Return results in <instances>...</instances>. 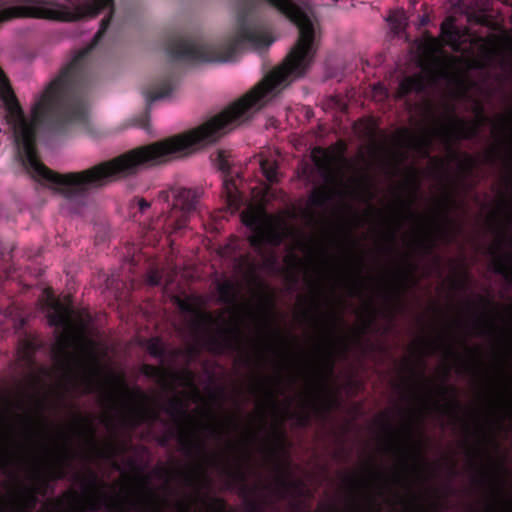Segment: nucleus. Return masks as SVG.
Segmentation results:
<instances>
[{
	"label": "nucleus",
	"instance_id": "f257e3e1",
	"mask_svg": "<svg viewBox=\"0 0 512 512\" xmlns=\"http://www.w3.org/2000/svg\"><path fill=\"white\" fill-rule=\"evenodd\" d=\"M21 419L24 422V442L19 441L11 429L3 435V443H0V472L6 470L12 454L24 459H33L27 476L28 483L19 487L15 502L20 512H34L39 504V498L53 493L55 483L68 477L77 454L69 446V439L62 433L65 444L57 450L55 461L44 463L40 458L33 456L32 448L35 445L36 425L46 431L47 423L43 419L36 421L29 413Z\"/></svg>",
	"mask_w": 512,
	"mask_h": 512
},
{
	"label": "nucleus",
	"instance_id": "f03ea898",
	"mask_svg": "<svg viewBox=\"0 0 512 512\" xmlns=\"http://www.w3.org/2000/svg\"><path fill=\"white\" fill-rule=\"evenodd\" d=\"M48 306L49 325L63 330L52 348L54 361L83 387L84 394L99 393L107 403L115 404L114 393L106 390L101 379L103 366L96 355L89 351L87 359H80L71 351L76 337L85 331L89 315L76 310L70 297L65 303L51 299Z\"/></svg>",
	"mask_w": 512,
	"mask_h": 512
},
{
	"label": "nucleus",
	"instance_id": "7ed1b4c3",
	"mask_svg": "<svg viewBox=\"0 0 512 512\" xmlns=\"http://www.w3.org/2000/svg\"><path fill=\"white\" fill-rule=\"evenodd\" d=\"M272 42L265 22L250 10H242L237 15L235 35L224 42L209 44L198 38L177 36L169 41L166 52L173 61L193 64L229 62L235 59L244 43L254 48H265Z\"/></svg>",
	"mask_w": 512,
	"mask_h": 512
},
{
	"label": "nucleus",
	"instance_id": "20e7f679",
	"mask_svg": "<svg viewBox=\"0 0 512 512\" xmlns=\"http://www.w3.org/2000/svg\"><path fill=\"white\" fill-rule=\"evenodd\" d=\"M72 479L81 486L85 496L86 512H163L156 503V494L146 484L144 488L147 497L131 501L127 495L108 493V485L90 468L84 473L75 472ZM175 506L177 512H190V506L186 503L177 502Z\"/></svg>",
	"mask_w": 512,
	"mask_h": 512
},
{
	"label": "nucleus",
	"instance_id": "39448f33",
	"mask_svg": "<svg viewBox=\"0 0 512 512\" xmlns=\"http://www.w3.org/2000/svg\"><path fill=\"white\" fill-rule=\"evenodd\" d=\"M200 196L199 190L184 187H171L159 191L156 201L167 203L170 208L166 213L141 223L146 241L154 244L166 235L172 243L171 238L188 227L190 217L197 209Z\"/></svg>",
	"mask_w": 512,
	"mask_h": 512
},
{
	"label": "nucleus",
	"instance_id": "423d86ee",
	"mask_svg": "<svg viewBox=\"0 0 512 512\" xmlns=\"http://www.w3.org/2000/svg\"><path fill=\"white\" fill-rule=\"evenodd\" d=\"M162 411L168 414L178 428V442L181 450L189 457H197L210 465L222 464L218 455H209L206 442L198 435L194 428L195 419L188 413L183 401L178 397L170 398Z\"/></svg>",
	"mask_w": 512,
	"mask_h": 512
},
{
	"label": "nucleus",
	"instance_id": "0eeeda50",
	"mask_svg": "<svg viewBox=\"0 0 512 512\" xmlns=\"http://www.w3.org/2000/svg\"><path fill=\"white\" fill-rule=\"evenodd\" d=\"M241 219L253 232L248 240L257 252H261L265 245L278 247L287 237L286 228L282 224L274 223L265 212L246 210L242 213Z\"/></svg>",
	"mask_w": 512,
	"mask_h": 512
},
{
	"label": "nucleus",
	"instance_id": "6e6552de",
	"mask_svg": "<svg viewBox=\"0 0 512 512\" xmlns=\"http://www.w3.org/2000/svg\"><path fill=\"white\" fill-rule=\"evenodd\" d=\"M111 384L119 388L123 395L134 402L122 417L125 425L136 428L142 424L152 425L160 419L159 413L149 406V396L139 387L130 389L122 378L113 377Z\"/></svg>",
	"mask_w": 512,
	"mask_h": 512
},
{
	"label": "nucleus",
	"instance_id": "1a4fd4ad",
	"mask_svg": "<svg viewBox=\"0 0 512 512\" xmlns=\"http://www.w3.org/2000/svg\"><path fill=\"white\" fill-rule=\"evenodd\" d=\"M478 120L468 121L455 114L453 105L447 106L446 123L442 124L438 131L447 142L451 140H472L479 135L481 126L488 121L483 107H478Z\"/></svg>",
	"mask_w": 512,
	"mask_h": 512
},
{
	"label": "nucleus",
	"instance_id": "9d476101",
	"mask_svg": "<svg viewBox=\"0 0 512 512\" xmlns=\"http://www.w3.org/2000/svg\"><path fill=\"white\" fill-rule=\"evenodd\" d=\"M223 471L233 482L243 484L241 491L244 497L246 512H268V498L266 496L258 497L260 490L268 488L266 485L254 486L253 488L246 486L244 484L246 481V473L240 464L236 468L224 465Z\"/></svg>",
	"mask_w": 512,
	"mask_h": 512
},
{
	"label": "nucleus",
	"instance_id": "9b49d317",
	"mask_svg": "<svg viewBox=\"0 0 512 512\" xmlns=\"http://www.w3.org/2000/svg\"><path fill=\"white\" fill-rule=\"evenodd\" d=\"M244 333L239 326L232 329L219 328L218 334L207 333L205 346L207 350L216 355L226 351H241Z\"/></svg>",
	"mask_w": 512,
	"mask_h": 512
},
{
	"label": "nucleus",
	"instance_id": "f8f14e48",
	"mask_svg": "<svg viewBox=\"0 0 512 512\" xmlns=\"http://www.w3.org/2000/svg\"><path fill=\"white\" fill-rule=\"evenodd\" d=\"M39 512H86L85 496L68 489L58 497L47 499Z\"/></svg>",
	"mask_w": 512,
	"mask_h": 512
},
{
	"label": "nucleus",
	"instance_id": "ddd939ff",
	"mask_svg": "<svg viewBox=\"0 0 512 512\" xmlns=\"http://www.w3.org/2000/svg\"><path fill=\"white\" fill-rule=\"evenodd\" d=\"M218 161H219V169L225 173V176L223 178L222 182V195L225 197L227 205L230 208L237 209L240 207L242 203V195L237 187L235 179H233L229 174V163L224 158V155L222 152L218 154Z\"/></svg>",
	"mask_w": 512,
	"mask_h": 512
},
{
	"label": "nucleus",
	"instance_id": "4468645a",
	"mask_svg": "<svg viewBox=\"0 0 512 512\" xmlns=\"http://www.w3.org/2000/svg\"><path fill=\"white\" fill-rule=\"evenodd\" d=\"M176 86V78L171 73L168 72L159 78L151 87L145 88L143 90V95L146 99L148 105L151 103L167 97L171 94V92L175 89Z\"/></svg>",
	"mask_w": 512,
	"mask_h": 512
},
{
	"label": "nucleus",
	"instance_id": "2eb2a0df",
	"mask_svg": "<svg viewBox=\"0 0 512 512\" xmlns=\"http://www.w3.org/2000/svg\"><path fill=\"white\" fill-rule=\"evenodd\" d=\"M427 89L426 78L418 73L412 76L403 78L398 86L397 95L399 98H404L412 92L423 93Z\"/></svg>",
	"mask_w": 512,
	"mask_h": 512
},
{
	"label": "nucleus",
	"instance_id": "dca6fc26",
	"mask_svg": "<svg viewBox=\"0 0 512 512\" xmlns=\"http://www.w3.org/2000/svg\"><path fill=\"white\" fill-rule=\"evenodd\" d=\"M440 395L443 398H447L451 393L452 396L450 399H447L444 405L436 404L438 410L445 415H449L454 419L459 418V412L462 409V405L456 397V390L454 388L447 387L445 385H441L439 387Z\"/></svg>",
	"mask_w": 512,
	"mask_h": 512
},
{
	"label": "nucleus",
	"instance_id": "f3484780",
	"mask_svg": "<svg viewBox=\"0 0 512 512\" xmlns=\"http://www.w3.org/2000/svg\"><path fill=\"white\" fill-rule=\"evenodd\" d=\"M177 302L178 307L182 312L196 314L195 326L197 329L207 331L215 324V319L211 314L197 311L193 305L186 300L177 299Z\"/></svg>",
	"mask_w": 512,
	"mask_h": 512
},
{
	"label": "nucleus",
	"instance_id": "a211bd4d",
	"mask_svg": "<svg viewBox=\"0 0 512 512\" xmlns=\"http://www.w3.org/2000/svg\"><path fill=\"white\" fill-rule=\"evenodd\" d=\"M498 251V248L490 249V253L494 257L492 262L493 271L503 276L505 279L510 280L512 279V258L510 255L500 254Z\"/></svg>",
	"mask_w": 512,
	"mask_h": 512
},
{
	"label": "nucleus",
	"instance_id": "6ab92c4d",
	"mask_svg": "<svg viewBox=\"0 0 512 512\" xmlns=\"http://www.w3.org/2000/svg\"><path fill=\"white\" fill-rule=\"evenodd\" d=\"M277 486L275 488L276 495L283 499L290 491H300L303 483L299 480H287L283 475H280L276 480Z\"/></svg>",
	"mask_w": 512,
	"mask_h": 512
},
{
	"label": "nucleus",
	"instance_id": "aec40b11",
	"mask_svg": "<svg viewBox=\"0 0 512 512\" xmlns=\"http://www.w3.org/2000/svg\"><path fill=\"white\" fill-rule=\"evenodd\" d=\"M37 349L38 346L33 339H23L18 349L19 358L28 366H32L35 361L34 356Z\"/></svg>",
	"mask_w": 512,
	"mask_h": 512
},
{
	"label": "nucleus",
	"instance_id": "412c9836",
	"mask_svg": "<svg viewBox=\"0 0 512 512\" xmlns=\"http://www.w3.org/2000/svg\"><path fill=\"white\" fill-rule=\"evenodd\" d=\"M181 476L185 484L189 487H198L202 480H208V477L202 464H198L196 468L188 472L181 473Z\"/></svg>",
	"mask_w": 512,
	"mask_h": 512
},
{
	"label": "nucleus",
	"instance_id": "4be33fe9",
	"mask_svg": "<svg viewBox=\"0 0 512 512\" xmlns=\"http://www.w3.org/2000/svg\"><path fill=\"white\" fill-rule=\"evenodd\" d=\"M220 301L224 304H234L237 299L235 285L231 281H224L217 286Z\"/></svg>",
	"mask_w": 512,
	"mask_h": 512
},
{
	"label": "nucleus",
	"instance_id": "5701e85b",
	"mask_svg": "<svg viewBox=\"0 0 512 512\" xmlns=\"http://www.w3.org/2000/svg\"><path fill=\"white\" fill-rule=\"evenodd\" d=\"M441 34L447 44L451 46L459 45L460 32L453 22H444L441 25Z\"/></svg>",
	"mask_w": 512,
	"mask_h": 512
},
{
	"label": "nucleus",
	"instance_id": "b1692460",
	"mask_svg": "<svg viewBox=\"0 0 512 512\" xmlns=\"http://www.w3.org/2000/svg\"><path fill=\"white\" fill-rule=\"evenodd\" d=\"M78 423L83 430L87 442L93 447H97L96 430L93 420L90 417L79 416Z\"/></svg>",
	"mask_w": 512,
	"mask_h": 512
},
{
	"label": "nucleus",
	"instance_id": "393cba45",
	"mask_svg": "<svg viewBox=\"0 0 512 512\" xmlns=\"http://www.w3.org/2000/svg\"><path fill=\"white\" fill-rule=\"evenodd\" d=\"M260 168L267 181H269L270 183L277 182L278 172L277 164L275 161L267 158L261 159Z\"/></svg>",
	"mask_w": 512,
	"mask_h": 512
},
{
	"label": "nucleus",
	"instance_id": "a878e982",
	"mask_svg": "<svg viewBox=\"0 0 512 512\" xmlns=\"http://www.w3.org/2000/svg\"><path fill=\"white\" fill-rule=\"evenodd\" d=\"M363 270V261L362 259L358 260V268L354 273V277L351 283V295L359 294L366 287V278L362 275Z\"/></svg>",
	"mask_w": 512,
	"mask_h": 512
},
{
	"label": "nucleus",
	"instance_id": "bb28decb",
	"mask_svg": "<svg viewBox=\"0 0 512 512\" xmlns=\"http://www.w3.org/2000/svg\"><path fill=\"white\" fill-rule=\"evenodd\" d=\"M276 8L281 14L293 23V1L292 0H265Z\"/></svg>",
	"mask_w": 512,
	"mask_h": 512
},
{
	"label": "nucleus",
	"instance_id": "cd10ccee",
	"mask_svg": "<svg viewBox=\"0 0 512 512\" xmlns=\"http://www.w3.org/2000/svg\"><path fill=\"white\" fill-rule=\"evenodd\" d=\"M141 372L147 378L155 379V380H159V381H164L167 376V371L164 368L154 366L151 364H144L141 368Z\"/></svg>",
	"mask_w": 512,
	"mask_h": 512
},
{
	"label": "nucleus",
	"instance_id": "c85d7f7f",
	"mask_svg": "<svg viewBox=\"0 0 512 512\" xmlns=\"http://www.w3.org/2000/svg\"><path fill=\"white\" fill-rule=\"evenodd\" d=\"M454 204H455V200L450 193H446L444 195L442 201L440 202L441 214L449 225L454 224L452 218L450 217L451 207Z\"/></svg>",
	"mask_w": 512,
	"mask_h": 512
},
{
	"label": "nucleus",
	"instance_id": "c756f323",
	"mask_svg": "<svg viewBox=\"0 0 512 512\" xmlns=\"http://www.w3.org/2000/svg\"><path fill=\"white\" fill-rule=\"evenodd\" d=\"M328 200V193L325 188H316L312 191L309 201L313 206L322 207Z\"/></svg>",
	"mask_w": 512,
	"mask_h": 512
},
{
	"label": "nucleus",
	"instance_id": "7c9ffc66",
	"mask_svg": "<svg viewBox=\"0 0 512 512\" xmlns=\"http://www.w3.org/2000/svg\"><path fill=\"white\" fill-rule=\"evenodd\" d=\"M333 343L330 339L326 340V346L322 351V359L329 373L334 369V357L332 353Z\"/></svg>",
	"mask_w": 512,
	"mask_h": 512
},
{
	"label": "nucleus",
	"instance_id": "2f4dec72",
	"mask_svg": "<svg viewBox=\"0 0 512 512\" xmlns=\"http://www.w3.org/2000/svg\"><path fill=\"white\" fill-rule=\"evenodd\" d=\"M477 164L478 162L473 156L464 154L463 159L459 162V168L465 176H468L476 168Z\"/></svg>",
	"mask_w": 512,
	"mask_h": 512
},
{
	"label": "nucleus",
	"instance_id": "473e14b6",
	"mask_svg": "<svg viewBox=\"0 0 512 512\" xmlns=\"http://www.w3.org/2000/svg\"><path fill=\"white\" fill-rule=\"evenodd\" d=\"M148 352L151 356L163 359L166 355V349L159 339H152L148 344Z\"/></svg>",
	"mask_w": 512,
	"mask_h": 512
},
{
	"label": "nucleus",
	"instance_id": "72a5a7b5",
	"mask_svg": "<svg viewBox=\"0 0 512 512\" xmlns=\"http://www.w3.org/2000/svg\"><path fill=\"white\" fill-rule=\"evenodd\" d=\"M208 508L210 512H229L227 502L220 497H212Z\"/></svg>",
	"mask_w": 512,
	"mask_h": 512
},
{
	"label": "nucleus",
	"instance_id": "f704fd0d",
	"mask_svg": "<svg viewBox=\"0 0 512 512\" xmlns=\"http://www.w3.org/2000/svg\"><path fill=\"white\" fill-rule=\"evenodd\" d=\"M422 343L426 346H430L433 348H443L446 355H448V356L456 355L455 351L452 349V347L449 344L446 343V341L444 339H441L439 342H427V341L423 340Z\"/></svg>",
	"mask_w": 512,
	"mask_h": 512
},
{
	"label": "nucleus",
	"instance_id": "c9c22d12",
	"mask_svg": "<svg viewBox=\"0 0 512 512\" xmlns=\"http://www.w3.org/2000/svg\"><path fill=\"white\" fill-rule=\"evenodd\" d=\"M480 324H483L480 326L478 335L480 336H491L494 334L496 330V326L493 323V321L485 319L482 322H479Z\"/></svg>",
	"mask_w": 512,
	"mask_h": 512
},
{
	"label": "nucleus",
	"instance_id": "e433bc0d",
	"mask_svg": "<svg viewBox=\"0 0 512 512\" xmlns=\"http://www.w3.org/2000/svg\"><path fill=\"white\" fill-rule=\"evenodd\" d=\"M136 206L137 211L134 212V218L139 220L138 213L141 215L144 214L151 207V203L144 198H137Z\"/></svg>",
	"mask_w": 512,
	"mask_h": 512
},
{
	"label": "nucleus",
	"instance_id": "4c0bfd02",
	"mask_svg": "<svg viewBox=\"0 0 512 512\" xmlns=\"http://www.w3.org/2000/svg\"><path fill=\"white\" fill-rule=\"evenodd\" d=\"M418 247L424 252V254L432 253L434 249V242L426 239H420L417 242Z\"/></svg>",
	"mask_w": 512,
	"mask_h": 512
},
{
	"label": "nucleus",
	"instance_id": "58836bf2",
	"mask_svg": "<svg viewBox=\"0 0 512 512\" xmlns=\"http://www.w3.org/2000/svg\"><path fill=\"white\" fill-rule=\"evenodd\" d=\"M149 124V114L147 111L142 113L138 118L134 120V125L141 128L147 129Z\"/></svg>",
	"mask_w": 512,
	"mask_h": 512
},
{
	"label": "nucleus",
	"instance_id": "ea45409f",
	"mask_svg": "<svg viewBox=\"0 0 512 512\" xmlns=\"http://www.w3.org/2000/svg\"><path fill=\"white\" fill-rule=\"evenodd\" d=\"M297 423L301 427H307L310 424L311 416L309 412L305 411L297 415Z\"/></svg>",
	"mask_w": 512,
	"mask_h": 512
},
{
	"label": "nucleus",
	"instance_id": "a19ab883",
	"mask_svg": "<svg viewBox=\"0 0 512 512\" xmlns=\"http://www.w3.org/2000/svg\"><path fill=\"white\" fill-rule=\"evenodd\" d=\"M328 318L330 320L331 328L333 331H335L338 328V326L342 323V318L335 312H331L328 315Z\"/></svg>",
	"mask_w": 512,
	"mask_h": 512
},
{
	"label": "nucleus",
	"instance_id": "79ce46f5",
	"mask_svg": "<svg viewBox=\"0 0 512 512\" xmlns=\"http://www.w3.org/2000/svg\"><path fill=\"white\" fill-rule=\"evenodd\" d=\"M172 437H177L178 438V429L176 431H173V430H170L167 434L163 435L162 437H160L159 439V444L161 446H167L168 445V442L169 440L172 438Z\"/></svg>",
	"mask_w": 512,
	"mask_h": 512
},
{
	"label": "nucleus",
	"instance_id": "37998d69",
	"mask_svg": "<svg viewBox=\"0 0 512 512\" xmlns=\"http://www.w3.org/2000/svg\"><path fill=\"white\" fill-rule=\"evenodd\" d=\"M400 202H401V205H402L403 209L407 212V214L411 218L418 217L416 212L412 209V202H408V201H405V200H402V199L400 200Z\"/></svg>",
	"mask_w": 512,
	"mask_h": 512
},
{
	"label": "nucleus",
	"instance_id": "c03bdc74",
	"mask_svg": "<svg viewBox=\"0 0 512 512\" xmlns=\"http://www.w3.org/2000/svg\"><path fill=\"white\" fill-rule=\"evenodd\" d=\"M346 481L353 487V488H358L360 486V484H362V482L359 481V479L355 476V475H352V476H348L346 477Z\"/></svg>",
	"mask_w": 512,
	"mask_h": 512
},
{
	"label": "nucleus",
	"instance_id": "a18cd8bd",
	"mask_svg": "<svg viewBox=\"0 0 512 512\" xmlns=\"http://www.w3.org/2000/svg\"><path fill=\"white\" fill-rule=\"evenodd\" d=\"M335 404L336 400L332 396H329V398L324 403L325 411H331L334 408Z\"/></svg>",
	"mask_w": 512,
	"mask_h": 512
},
{
	"label": "nucleus",
	"instance_id": "49530a36",
	"mask_svg": "<svg viewBox=\"0 0 512 512\" xmlns=\"http://www.w3.org/2000/svg\"><path fill=\"white\" fill-rule=\"evenodd\" d=\"M205 428L209 431V433L214 436V437H217V438H220L221 437V432L219 431V429L213 425H207L205 426Z\"/></svg>",
	"mask_w": 512,
	"mask_h": 512
},
{
	"label": "nucleus",
	"instance_id": "de8ad7c7",
	"mask_svg": "<svg viewBox=\"0 0 512 512\" xmlns=\"http://www.w3.org/2000/svg\"><path fill=\"white\" fill-rule=\"evenodd\" d=\"M182 378L187 384H191L193 381V374L190 370L186 369L182 373Z\"/></svg>",
	"mask_w": 512,
	"mask_h": 512
},
{
	"label": "nucleus",
	"instance_id": "09e8293b",
	"mask_svg": "<svg viewBox=\"0 0 512 512\" xmlns=\"http://www.w3.org/2000/svg\"><path fill=\"white\" fill-rule=\"evenodd\" d=\"M274 436H275V438H276L277 443H278L280 446H282V445H283V443H284V440H285V435H284V433H283V432H281V431H279V430H277V429H275V431H274Z\"/></svg>",
	"mask_w": 512,
	"mask_h": 512
},
{
	"label": "nucleus",
	"instance_id": "8fccbe9b",
	"mask_svg": "<svg viewBox=\"0 0 512 512\" xmlns=\"http://www.w3.org/2000/svg\"><path fill=\"white\" fill-rule=\"evenodd\" d=\"M387 237H388V240L390 242V246H389V250L390 251H393L394 250V243H395V239H396V234H395V231H390L388 234H387Z\"/></svg>",
	"mask_w": 512,
	"mask_h": 512
},
{
	"label": "nucleus",
	"instance_id": "3c124183",
	"mask_svg": "<svg viewBox=\"0 0 512 512\" xmlns=\"http://www.w3.org/2000/svg\"><path fill=\"white\" fill-rule=\"evenodd\" d=\"M265 392H266L268 398L270 399L271 403L274 406H276L277 401H276V396H275L273 390L271 388H265Z\"/></svg>",
	"mask_w": 512,
	"mask_h": 512
},
{
	"label": "nucleus",
	"instance_id": "603ef678",
	"mask_svg": "<svg viewBox=\"0 0 512 512\" xmlns=\"http://www.w3.org/2000/svg\"><path fill=\"white\" fill-rule=\"evenodd\" d=\"M440 232H441V235L443 236V238H445L446 242L451 241L452 235L448 229L440 227Z\"/></svg>",
	"mask_w": 512,
	"mask_h": 512
},
{
	"label": "nucleus",
	"instance_id": "864d4df0",
	"mask_svg": "<svg viewBox=\"0 0 512 512\" xmlns=\"http://www.w3.org/2000/svg\"><path fill=\"white\" fill-rule=\"evenodd\" d=\"M408 265H409V269L406 270V271H403L401 273V275H402L404 280H407L410 277L412 271L415 269V267H414V265L412 263L409 262Z\"/></svg>",
	"mask_w": 512,
	"mask_h": 512
},
{
	"label": "nucleus",
	"instance_id": "5fc2aeb1",
	"mask_svg": "<svg viewBox=\"0 0 512 512\" xmlns=\"http://www.w3.org/2000/svg\"><path fill=\"white\" fill-rule=\"evenodd\" d=\"M149 282L152 285H158L160 283V277L156 273H153L149 277Z\"/></svg>",
	"mask_w": 512,
	"mask_h": 512
},
{
	"label": "nucleus",
	"instance_id": "6e6d98bb",
	"mask_svg": "<svg viewBox=\"0 0 512 512\" xmlns=\"http://www.w3.org/2000/svg\"><path fill=\"white\" fill-rule=\"evenodd\" d=\"M479 301L484 307H488L492 305V301L488 298H485L483 296H479Z\"/></svg>",
	"mask_w": 512,
	"mask_h": 512
},
{
	"label": "nucleus",
	"instance_id": "4d7b16f0",
	"mask_svg": "<svg viewBox=\"0 0 512 512\" xmlns=\"http://www.w3.org/2000/svg\"><path fill=\"white\" fill-rule=\"evenodd\" d=\"M454 284L459 289H466L467 288L466 280H464V281H455Z\"/></svg>",
	"mask_w": 512,
	"mask_h": 512
},
{
	"label": "nucleus",
	"instance_id": "13d9d810",
	"mask_svg": "<svg viewBox=\"0 0 512 512\" xmlns=\"http://www.w3.org/2000/svg\"><path fill=\"white\" fill-rule=\"evenodd\" d=\"M418 144L420 147L425 149L427 146L430 145V141L428 139L423 138V139L418 140Z\"/></svg>",
	"mask_w": 512,
	"mask_h": 512
},
{
	"label": "nucleus",
	"instance_id": "bf43d9fd",
	"mask_svg": "<svg viewBox=\"0 0 512 512\" xmlns=\"http://www.w3.org/2000/svg\"><path fill=\"white\" fill-rule=\"evenodd\" d=\"M352 504H353L355 512H359L360 511V505H359V502L357 501V499L355 497L352 498Z\"/></svg>",
	"mask_w": 512,
	"mask_h": 512
},
{
	"label": "nucleus",
	"instance_id": "052dcab7",
	"mask_svg": "<svg viewBox=\"0 0 512 512\" xmlns=\"http://www.w3.org/2000/svg\"><path fill=\"white\" fill-rule=\"evenodd\" d=\"M509 120H512V118L508 119L507 117L501 116L500 117V122H501L502 127H506L508 122H509Z\"/></svg>",
	"mask_w": 512,
	"mask_h": 512
},
{
	"label": "nucleus",
	"instance_id": "680f3d73",
	"mask_svg": "<svg viewBox=\"0 0 512 512\" xmlns=\"http://www.w3.org/2000/svg\"><path fill=\"white\" fill-rule=\"evenodd\" d=\"M158 471L160 472L161 476H169L171 474V471L165 468H159Z\"/></svg>",
	"mask_w": 512,
	"mask_h": 512
},
{
	"label": "nucleus",
	"instance_id": "e2e57ef3",
	"mask_svg": "<svg viewBox=\"0 0 512 512\" xmlns=\"http://www.w3.org/2000/svg\"><path fill=\"white\" fill-rule=\"evenodd\" d=\"M104 423H105V425L107 427H113L114 426L112 420L110 418H108V417L104 418Z\"/></svg>",
	"mask_w": 512,
	"mask_h": 512
},
{
	"label": "nucleus",
	"instance_id": "0e129e2a",
	"mask_svg": "<svg viewBox=\"0 0 512 512\" xmlns=\"http://www.w3.org/2000/svg\"><path fill=\"white\" fill-rule=\"evenodd\" d=\"M450 153H451V157L453 159H459L460 158V154L458 152H456L454 150H451Z\"/></svg>",
	"mask_w": 512,
	"mask_h": 512
},
{
	"label": "nucleus",
	"instance_id": "69168bd1",
	"mask_svg": "<svg viewBox=\"0 0 512 512\" xmlns=\"http://www.w3.org/2000/svg\"><path fill=\"white\" fill-rule=\"evenodd\" d=\"M414 190L417 191L419 189V182L416 177L413 178Z\"/></svg>",
	"mask_w": 512,
	"mask_h": 512
},
{
	"label": "nucleus",
	"instance_id": "338daca9",
	"mask_svg": "<svg viewBox=\"0 0 512 512\" xmlns=\"http://www.w3.org/2000/svg\"><path fill=\"white\" fill-rule=\"evenodd\" d=\"M369 473H370L372 476L376 477V478H381V477H382V475H381L380 473H377V472H375V471H373V470H371V469H369Z\"/></svg>",
	"mask_w": 512,
	"mask_h": 512
},
{
	"label": "nucleus",
	"instance_id": "774afa93",
	"mask_svg": "<svg viewBox=\"0 0 512 512\" xmlns=\"http://www.w3.org/2000/svg\"><path fill=\"white\" fill-rule=\"evenodd\" d=\"M493 160H494V154H493V152H489L487 155V161L493 162Z\"/></svg>",
	"mask_w": 512,
	"mask_h": 512
}]
</instances>
